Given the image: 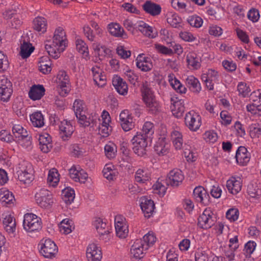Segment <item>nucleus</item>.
I'll use <instances>...</instances> for the list:
<instances>
[{"label":"nucleus","instance_id":"obj_1","mask_svg":"<svg viewBox=\"0 0 261 261\" xmlns=\"http://www.w3.org/2000/svg\"><path fill=\"white\" fill-rule=\"evenodd\" d=\"M66 41L65 32L63 28L59 27L55 31L53 41H46L45 48L50 57L58 59L61 53L64 50Z\"/></svg>","mask_w":261,"mask_h":261},{"label":"nucleus","instance_id":"obj_2","mask_svg":"<svg viewBox=\"0 0 261 261\" xmlns=\"http://www.w3.org/2000/svg\"><path fill=\"white\" fill-rule=\"evenodd\" d=\"M150 139L148 136L137 132V134L132 139L134 145V152L139 156H143L146 153L148 146V140Z\"/></svg>","mask_w":261,"mask_h":261},{"label":"nucleus","instance_id":"obj_3","mask_svg":"<svg viewBox=\"0 0 261 261\" xmlns=\"http://www.w3.org/2000/svg\"><path fill=\"white\" fill-rule=\"evenodd\" d=\"M23 226L28 232H38L42 228L41 218L33 214H26L24 216Z\"/></svg>","mask_w":261,"mask_h":261},{"label":"nucleus","instance_id":"obj_4","mask_svg":"<svg viewBox=\"0 0 261 261\" xmlns=\"http://www.w3.org/2000/svg\"><path fill=\"white\" fill-rule=\"evenodd\" d=\"M143 99L149 110L152 113L158 111L159 104L151 88L147 85H143L141 89Z\"/></svg>","mask_w":261,"mask_h":261},{"label":"nucleus","instance_id":"obj_5","mask_svg":"<svg viewBox=\"0 0 261 261\" xmlns=\"http://www.w3.org/2000/svg\"><path fill=\"white\" fill-rule=\"evenodd\" d=\"M35 198L38 205L44 208H49L54 203L50 192L45 189L39 190L35 194Z\"/></svg>","mask_w":261,"mask_h":261},{"label":"nucleus","instance_id":"obj_6","mask_svg":"<svg viewBox=\"0 0 261 261\" xmlns=\"http://www.w3.org/2000/svg\"><path fill=\"white\" fill-rule=\"evenodd\" d=\"M185 123L190 130L196 132L201 125V116L195 111H191L186 114Z\"/></svg>","mask_w":261,"mask_h":261},{"label":"nucleus","instance_id":"obj_7","mask_svg":"<svg viewBox=\"0 0 261 261\" xmlns=\"http://www.w3.org/2000/svg\"><path fill=\"white\" fill-rule=\"evenodd\" d=\"M40 245V253L45 258H52L58 252L57 246L49 239H45Z\"/></svg>","mask_w":261,"mask_h":261},{"label":"nucleus","instance_id":"obj_8","mask_svg":"<svg viewBox=\"0 0 261 261\" xmlns=\"http://www.w3.org/2000/svg\"><path fill=\"white\" fill-rule=\"evenodd\" d=\"M17 173L18 179L25 184H30L34 179L33 169L30 163H26Z\"/></svg>","mask_w":261,"mask_h":261},{"label":"nucleus","instance_id":"obj_9","mask_svg":"<svg viewBox=\"0 0 261 261\" xmlns=\"http://www.w3.org/2000/svg\"><path fill=\"white\" fill-rule=\"evenodd\" d=\"M219 75L218 71L213 69L208 70L206 74L201 75V80L205 83L206 87L210 90L214 89V85L218 83Z\"/></svg>","mask_w":261,"mask_h":261},{"label":"nucleus","instance_id":"obj_10","mask_svg":"<svg viewBox=\"0 0 261 261\" xmlns=\"http://www.w3.org/2000/svg\"><path fill=\"white\" fill-rule=\"evenodd\" d=\"M213 214L210 209H205L198 219V225L201 228L208 229L214 224Z\"/></svg>","mask_w":261,"mask_h":261},{"label":"nucleus","instance_id":"obj_11","mask_svg":"<svg viewBox=\"0 0 261 261\" xmlns=\"http://www.w3.org/2000/svg\"><path fill=\"white\" fill-rule=\"evenodd\" d=\"M115 226L117 236L121 238H125L128 234V226L126 224L125 219L121 216H116Z\"/></svg>","mask_w":261,"mask_h":261},{"label":"nucleus","instance_id":"obj_12","mask_svg":"<svg viewBox=\"0 0 261 261\" xmlns=\"http://www.w3.org/2000/svg\"><path fill=\"white\" fill-rule=\"evenodd\" d=\"M184 179L181 171L178 169L171 170L168 175L166 183L172 187H177Z\"/></svg>","mask_w":261,"mask_h":261},{"label":"nucleus","instance_id":"obj_13","mask_svg":"<svg viewBox=\"0 0 261 261\" xmlns=\"http://www.w3.org/2000/svg\"><path fill=\"white\" fill-rule=\"evenodd\" d=\"M70 177L75 181H79L81 183H85L88 179V174L80 167L72 166L69 170Z\"/></svg>","mask_w":261,"mask_h":261},{"label":"nucleus","instance_id":"obj_14","mask_svg":"<svg viewBox=\"0 0 261 261\" xmlns=\"http://www.w3.org/2000/svg\"><path fill=\"white\" fill-rule=\"evenodd\" d=\"M86 256L88 261H101L102 253L95 244L91 243L87 247Z\"/></svg>","mask_w":261,"mask_h":261},{"label":"nucleus","instance_id":"obj_15","mask_svg":"<svg viewBox=\"0 0 261 261\" xmlns=\"http://www.w3.org/2000/svg\"><path fill=\"white\" fill-rule=\"evenodd\" d=\"M57 78L59 80V86L60 89L59 92L61 96H64L68 92L67 86L69 83V76L65 71H60L57 75Z\"/></svg>","mask_w":261,"mask_h":261},{"label":"nucleus","instance_id":"obj_16","mask_svg":"<svg viewBox=\"0 0 261 261\" xmlns=\"http://www.w3.org/2000/svg\"><path fill=\"white\" fill-rule=\"evenodd\" d=\"M142 240H136L130 249L131 254L137 259H140L144 256V251L147 250V245L143 244Z\"/></svg>","mask_w":261,"mask_h":261},{"label":"nucleus","instance_id":"obj_17","mask_svg":"<svg viewBox=\"0 0 261 261\" xmlns=\"http://www.w3.org/2000/svg\"><path fill=\"white\" fill-rule=\"evenodd\" d=\"M140 200V206L144 213V216L147 218H150L154 212L155 208L153 201L145 197H142Z\"/></svg>","mask_w":261,"mask_h":261},{"label":"nucleus","instance_id":"obj_18","mask_svg":"<svg viewBox=\"0 0 261 261\" xmlns=\"http://www.w3.org/2000/svg\"><path fill=\"white\" fill-rule=\"evenodd\" d=\"M193 196L196 201L207 205L209 203L210 196L202 186L196 187L193 190Z\"/></svg>","mask_w":261,"mask_h":261},{"label":"nucleus","instance_id":"obj_19","mask_svg":"<svg viewBox=\"0 0 261 261\" xmlns=\"http://www.w3.org/2000/svg\"><path fill=\"white\" fill-rule=\"evenodd\" d=\"M136 61L137 67L142 71H150L153 67L151 59L149 57H145L143 54L139 55Z\"/></svg>","mask_w":261,"mask_h":261},{"label":"nucleus","instance_id":"obj_20","mask_svg":"<svg viewBox=\"0 0 261 261\" xmlns=\"http://www.w3.org/2000/svg\"><path fill=\"white\" fill-rule=\"evenodd\" d=\"M112 84L118 93L125 95L127 93L128 86L121 77L115 76L112 79Z\"/></svg>","mask_w":261,"mask_h":261},{"label":"nucleus","instance_id":"obj_21","mask_svg":"<svg viewBox=\"0 0 261 261\" xmlns=\"http://www.w3.org/2000/svg\"><path fill=\"white\" fill-rule=\"evenodd\" d=\"M38 141L41 150L44 153L48 152L53 147L51 137L48 134L39 136Z\"/></svg>","mask_w":261,"mask_h":261},{"label":"nucleus","instance_id":"obj_22","mask_svg":"<svg viewBox=\"0 0 261 261\" xmlns=\"http://www.w3.org/2000/svg\"><path fill=\"white\" fill-rule=\"evenodd\" d=\"M143 10L151 16H157L160 14L162 10L160 5L150 1H146L142 5Z\"/></svg>","mask_w":261,"mask_h":261},{"label":"nucleus","instance_id":"obj_23","mask_svg":"<svg viewBox=\"0 0 261 261\" xmlns=\"http://www.w3.org/2000/svg\"><path fill=\"white\" fill-rule=\"evenodd\" d=\"M236 159L237 163L242 166L246 165L250 161V155L247 149L243 146L238 148L236 152Z\"/></svg>","mask_w":261,"mask_h":261},{"label":"nucleus","instance_id":"obj_24","mask_svg":"<svg viewBox=\"0 0 261 261\" xmlns=\"http://www.w3.org/2000/svg\"><path fill=\"white\" fill-rule=\"evenodd\" d=\"M61 137L63 140H68L74 132V128L70 122L63 120L59 126Z\"/></svg>","mask_w":261,"mask_h":261},{"label":"nucleus","instance_id":"obj_25","mask_svg":"<svg viewBox=\"0 0 261 261\" xmlns=\"http://www.w3.org/2000/svg\"><path fill=\"white\" fill-rule=\"evenodd\" d=\"M226 188L230 193L233 195L238 194L242 189L241 179L231 177L226 182Z\"/></svg>","mask_w":261,"mask_h":261},{"label":"nucleus","instance_id":"obj_26","mask_svg":"<svg viewBox=\"0 0 261 261\" xmlns=\"http://www.w3.org/2000/svg\"><path fill=\"white\" fill-rule=\"evenodd\" d=\"M108 30L110 34L116 37L126 38L127 37L123 29L117 23L112 22L108 25Z\"/></svg>","mask_w":261,"mask_h":261},{"label":"nucleus","instance_id":"obj_27","mask_svg":"<svg viewBox=\"0 0 261 261\" xmlns=\"http://www.w3.org/2000/svg\"><path fill=\"white\" fill-rule=\"evenodd\" d=\"M93 81L98 87H102L106 84V78L101 72V69L98 66L93 67L91 69Z\"/></svg>","mask_w":261,"mask_h":261},{"label":"nucleus","instance_id":"obj_28","mask_svg":"<svg viewBox=\"0 0 261 261\" xmlns=\"http://www.w3.org/2000/svg\"><path fill=\"white\" fill-rule=\"evenodd\" d=\"M45 91L43 85H34L29 92V97L33 100L40 99L45 94Z\"/></svg>","mask_w":261,"mask_h":261},{"label":"nucleus","instance_id":"obj_29","mask_svg":"<svg viewBox=\"0 0 261 261\" xmlns=\"http://www.w3.org/2000/svg\"><path fill=\"white\" fill-rule=\"evenodd\" d=\"M186 61L188 67L190 69L197 70L201 66L200 59L197 57L195 53H190L188 54L186 57Z\"/></svg>","mask_w":261,"mask_h":261},{"label":"nucleus","instance_id":"obj_30","mask_svg":"<svg viewBox=\"0 0 261 261\" xmlns=\"http://www.w3.org/2000/svg\"><path fill=\"white\" fill-rule=\"evenodd\" d=\"M186 84L194 93H198L201 91V87L198 80L193 75L187 77Z\"/></svg>","mask_w":261,"mask_h":261},{"label":"nucleus","instance_id":"obj_31","mask_svg":"<svg viewBox=\"0 0 261 261\" xmlns=\"http://www.w3.org/2000/svg\"><path fill=\"white\" fill-rule=\"evenodd\" d=\"M93 225L96 229L97 232L101 236H106V239L108 238L109 231L108 229L106 228V223L103 222L102 220L100 218H96L93 222Z\"/></svg>","mask_w":261,"mask_h":261},{"label":"nucleus","instance_id":"obj_32","mask_svg":"<svg viewBox=\"0 0 261 261\" xmlns=\"http://www.w3.org/2000/svg\"><path fill=\"white\" fill-rule=\"evenodd\" d=\"M78 119L79 123L83 127H87L92 124V126L93 127L94 125H96L97 124V117L96 116H92L91 118L87 117L85 115V113L81 114L76 116Z\"/></svg>","mask_w":261,"mask_h":261},{"label":"nucleus","instance_id":"obj_33","mask_svg":"<svg viewBox=\"0 0 261 261\" xmlns=\"http://www.w3.org/2000/svg\"><path fill=\"white\" fill-rule=\"evenodd\" d=\"M47 25V21L44 17L38 16L33 20V28L38 32L45 33L46 31Z\"/></svg>","mask_w":261,"mask_h":261},{"label":"nucleus","instance_id":"obj_34","mask_svg":"<svg viewBox=\"0 0 261 261\" xmlns=\"http://www.w3.org/2000/svg\"><path fill=\"white\" fill-rule=\"evenodd\" d=\"M171 109L174 116L177 118L181 117L185 110L184 101L179 100L175 101L171 106Z\"/></svg>","mask_w":261,"mask_h":261},{"label":"nucleus","instance_id":"obj_35","mask_svg":"<svg viewBox=\"0 0 261 261\" xmlns=\"http://www.w3.org/2000/svg\"><path fill=\"white\" fill-rule=\"evenodd\" d=\"M138 29L144 35L150 38H154L157 35V32L151 27L143 22L138 25Z\"/></svg>","mask_w":261,"mask_h":261},{"label":"nucleus","instance_id":"obj_36","mask_svg":"<svg viewBox=\"0 0 261 261\" xmlns=\"http://www.w3.org/2000/svg\"><path fill=\"white\" fill-rule=\"evenodd\" d=\"M103 176L108 180H113L117 174V171L112 164H106L102 171Z\"/></svg>","mask_w":261,"mask_h":261},{"label":"nucleus","instance_id":"obj_37","mask_svg":"<svg viewBox=\"0 0 261 261\" xmlns=\"http://www.w3.org/2000/svg\"><path fill=\"white\" fill-rule=\"evenodd\" d=\"M0 201L5 204H13L15 201L12 193L4 189L0 190Z\"/></svg>","mask_w":261,"mask_h":261},{"label":"nucleus","instance_id":"obj_38","mask_svg":"<svg viewBox=\"0 0 261 261\" xmlns=\"http://www.w3.org/2000/svg\"><path fill=\"white\" fill-rule=\"evenodd\" d=\"M6 230L9 233L13 232L15 230V221L10 215L6 216L3 221Z\"/></svg>","mask_w":261,"mask_h":261},{"label":"nucleus","instance_id":"obj_39","mask_svg":"<svg viewBox=\"0 0 261 261\" xmlns=\"http://www.w3.org/2000/svg\"><path fill=\"white\" fill-rule=\"evenodd\" d=\"M59 229L60 232L66 234L70 233L74 229L72 221L68 219L63 220L59 224Z\"/></svg>","mask_w":261,"mask_h":261},{"label":"nucleus","instance_id":"obj_40","mask_svg":"<svg viewBox=\"0 0 261 261\" xmlns=\"http://www.w3.org/2000/svg\"><path fill=\"white\" fill-rule=\"evenodd\" d=\"M58 170L55 168L49 170L47 177V183L49 186L56 187L58 184L60 178Z\"/></svg>","mask_w":261,"mask_h":261},{"label":"nucleus","instance_id":"obj_41","mask_svg":"<svg viewBox=\"0 0 261 261\" xmlns=\"http://www.w3.org/2000/svg\"><path fill=\"white\" fill-rule=\"evenodd\" d=\"M47 57H43L40 59L39 69L43 74H48L51 70V62Z\"/></svg>","mask_w":261,"mask_h":261},{"label":"nucleus","instance_id":"obj_42","mask_svg":"<svg viewBox=\"0 0 261 261\" xmlns=\"http://www.w3.org/2000/svg\"><path fill=\"white\" fill-rule=\"evenodd\" d=\"M30 119L32 125L36 127H41L44 124V118L42 113L36 112L30 116Z\"/></svg>","mask_w":261,"mask_h":261},{"label":"nucleus","instance_id":"obj_43","mask_svg":"<svg viewBox=\"0 0 261 261\" xmlns=\"http://www.w3.org/2000/svg\"><path fill=\"white\" fill-rule=\"evenodd\" d=\"M171 139L175 149H180L183 144L182 134L178 131L174 130L171 134Z\"/></svg>","mask_w":261,"mask_h":261},{"label":"nucleus","instance_id":"obj_44","mask_svg":"<svg viewBox=\"0 0 261 261\" xmlns=\"http://www.w3.org/2000/svg\"><path fill=\"white\" fill-rule=\"evenodd\" d=\"M62 198L67 204H71L74 198V191L71 188H67L62 190Z\"/></svg>","mask_w":261,"mask_h":261},{"label":"nucleus","instance_id":"obj_45","mask_svg":"<svg viewBox=\"0 0 261 261\" xmlns=\"http://www.w3.org/2000/svg\"><path fill=\"white\" fill-rule=\"evenodd\" d=\"M34 50V47L30 43L24 41L20 46V55L23 59L28 58Z\"/></svg>","mask_w":261,"mask_h":261},{"label":"nucleus","instance_id":"obj_46","mask_svg":"<svg viewBox=\"0 0 261 261\" xmlns=\"http://www.w3.org/2000/svg\"><path fill=\"white\" fill-rule=\"evenodd\" d=\"M154 151L159 155H163L168 152V147L166 146L164 139H160L154 146Z\"/></svg>","mask_w":261,"mask_h":261},{"label":"nucleus","instance_id":"obj_47","mask_svg":"<svg viewBox=\"0 0 261 261\" xmlns=\"http://www.w3.org/2000/svg\"><path fill=\"white\" fill-rule=\"evenodd\" d=\"M105 152L106 156L112 159L116 156L117 153V147L113 142H109L105 146Z\"/></svg>","mask_w":261,"mask_h":261},{"label":"nucleus","instance_id":"obj_48","mask_svg":"<svg viewBox=\"0 0 261 261\" xmlns=\"http://www.w3.org/2000/svg\"><path fill=\"white\" fill-rule=\"evenodd\" d=\"M32 138L28 133L16 139V141L24 148L30 147L32 145Z\"/></svg>","mask_w":261,"mask_h":261},{"label":"nucleus","instance_id":"obj_49","mask_svg":"<svg viewBox=\"0 0 261 261\" xmlns=\"http://www.w3.org/2000/svg\"><path fill=\"white\" fill-rule=\"evenodd\" d=\"M250 136L253 139H258L261 135V127L260 124L256 123L250 126Z\"/></svg>","mask_w":261,"mask_h":261},{"label":"nucleus","instance_id":"obj_50","mask_svg":"<svg viewBox=\"0 0 261 261\" xmlns=\"http://www.w3.org/2000/svg\"><path fill=\"white\" fill-rule=\"evenodd\" d=\"M139 132L150 138L154 133L153 124L149 121L145 122L142 129Z\"/></svg>","mask_w":261,"mask_h":261},{"label":"nucleus","instance_id":"obj_51","mask_svg":"<svg viewBox=\"0 0 261 261\" xmlns=\"http://www.w3.org/2000/svg\"><path fill=\"white\" fill-rule=\"evenodd\" d=\"M187 21L191 26L196 28L201 27L203 23L202 19L196 15L189 16L187 19Z\"/></svg>","mask_w":261,"mask_h":261},{"label":"nucleus","instance_id":"obj_52","mask_svg":"<svg viewBox=\"0 0 261 261\" xmlns=\"http://www.w3.org/2000/svg\"><path fill=\"white\" fill-rule=\"evenodd\" d=\"M172 7L181 12H186L187 11L186 9L187 5L185 0H172Z\"/></svg>","mask_w":261,"mask_h":261},{"label":"nucleus","instance_id":"obj_53","mask_svg":"<svg viewBox=\"0 0 261 261\" xmlns=\"http://www.w3.org/2000/svg\"><path fill=\"white\" fill-rule=\"evenodd\" d=\"M148 176L146 173L142 169H139L135 173V181L139 183H144L148 180Z\"/></svg>","mask_w":261,"mask_h":261},{"label":"nucleus","instance_id":"obj_54","mask_svg":"<svg viewBox=\"0 0 261 261\" xmlns=\"http://www.w3.org/2000/svg\"><path fill=\"white\" fill-rule=\"evenodd\" d=\"M76 49L85 57L89 55L88 48L86 44L82 40H77L76 41Z\"/></svg>","mask_w":261,"mask_h":261},{"label":"nucleus","instance_id":"obj_55","mask_svg":"<svg viewBox=\"0 0 261 261\" xmlns=\"http://www.w3.org/2000/svg\"><path fill=\"white\" fill-rule=\"evenodd\" d=\"M181 20V18L176 14H172L167 18V22L175 28L180 27Z\"/></svg>","mask_w":261,"mask_h":261},{"label":"nucleus","instance_id":"obj_56","mask_svg":"<svg viewBox=\"0 0 261 261\" xmlns=\"http://www.w3.org/2000/svg\"><path fill=\"white\" fill-rule=\"evenodd\" d=\"M12 132L16 139L28 133L26 129L19 124H15L12 127Z\"/></svg>","mask_w":261,"mask_h":261},{"label":"nucleus","instance_id":"obj_57","mask_svg":"<svg viewBox=\"0 0 261 261\" xmlns=\"http://www.w3.org/2000/svg\"><path fill=\"white\" fill-rule=\"evenodd\" d=\"M248 194L252 198L259 199L261 195V190L259 188L256 189L252 184L248 185L247 188Z\"/></svg>","mask_w":261,"mask_h":261},{"label":"nucleus","instance_id":"obj_58","mask_svg":"<svg viewBox=\"0 0 261 261\" xmlns=\"http://www.w3.org/2000/svg\"><path fill=\"white\" fill-rule=\"evenodd\" d=\"M13 93V89L0 88V99L4 102L8 101Z\"/></svg>","mask_w":261,"mask_h":261},{"label":"nucleus","instance_id":"obj_59","mask_svg":"<svg viewBox=\"0 0 261 261\" xmlns=\"http://www.w3.org/2000/svg\"><path fill=\"white\" fill-rule=\"evenodd\" d=\"M9 65V63L7 56L0 51V72L6 71Z\"/></svg>","mask_w":261,"mask_h":261},{"label":"nucleus","instance_id":"obj_60","mask_svg":"<svg viewBox=\"0 0 261 261\" xmlns=\"http://www.w3.org/2000/svg\"><path fill=\"white\" fill-rule=\"evenodd\" d=\"M142 240V243L144 245H147V248L148 247L153 245L156 241V237L152 233L149 232L147 234H145Z\"/></svg>","mask_w":261,"mask_h":261},{"label":"nucleus","instance_id":"obj_61","mask_svg":"<svg viewBox=\"0 0 261 261\" xmlns=\"http://www.w3.org/2000/svg\"><path fill=\"white\" fill-rule=\"evenodd\" d=\"M239 212L237 208H232L227 211L226 217L231 222L235 221L239 217Z\"/></svg>","mask_w":261,"mask_h":261},{"label":"nucleus","instance_id":"obj_62","mask_svg":"<svg viewBox=\"0 0 261 261\" xmlns=\"http://www.w3.org/2000/svg\"><path fill=\"white\" fill-rule=\"evenodd\" d=\"M256 247V243L253 241H249L245 245L244 252L246 257L250 256L253 253Z\"/></svg>","mask_w":261,"mask_h":261},{"label":"nucleus","instance_id":"obj_63","mask_svg":"<svg viewBox=\"0 0 261 261\" xmlns=\"http://www.w3.org/2000/svg\"><path fill=\"white\" fill-rule=\"evenodd\" d=\"M170 84L172 88L174 89L177 92L180 93H186L187 91L186 88L182 86V85L177 79L173 80V81H172V82Z\"/></svg>","mask_w":261,"mask_h":261},{"label":"nucleus","instance_id":"obj_64","mask_svg":"<svg viewBox=\"0 0 261 261\" xmlns=\"http://www.w3.org/2000/svg\"><path fill=\"white\" fill-rule=\"evenodd\" d=\"M207 254L203 248H198L195 254V261H205Z\"/></svg>","mask_w":261,"mask_h":261}]
</instances>
